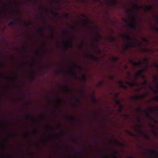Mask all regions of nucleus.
I'll use <instances>...</instances> for the list:
<instances>
[{"instance_id": "obj_63", "label": "nucleus", "mask_w": 158, "mask_h": 158, "mask_svg": "<svg viewBox=\"0 0 158 158\" xmlns=\"http://www.w3.org/2000/svg\"><path fill=\"white\" fill-rule=\"evenodd\" d=\"M86 44H87V42H88V39L87 38H86Z\"/></svg>"}, {"instance_id": "obj_56", "label": "nucleus", "mask_w": 158, "mask_h": 158, "mask_svg": "<svg viewBox=\"0 0 158 158\" xmlns=\"http://www.w3.org/2000/svg\"><path fill=\"white\" fill-rule=\"evenodd\" d=\"M143 40L147 42L148 41L147 40L146 38H143Z\"/></svg>"}, {"instance_id": "obj_26", "label": "nucleus", "mask_w": 158, "mask_h": 158, "mask_svg": "<svg viewBox=\"0 0 158 158\" xmlns=\"http://www.w3.org/2000/svg\"><path fill=\"white\" fill-rule=\"evenodd\" d=\"M115 142L117 144L119 145V146H120L121 147H123L124 145V144L123 143H121L120 142H119L118 141H117V140L115 141Z\"/></svg>"}, {"instance_id": "obj_40", "label": "nucleus", "mask_w": 158, "mask_h": 158, "mask_svg": "<svg viewBox=\"0 0 158 158\" xmlns=\"http://www.w3.org/2000/svg\"><path fill=\"white\" fill-rule=\"evenodd\" d=\"M64 16L65 18L66 19H68L69 18V16L68 14H65Z\"/></svg>"}, {"instance_id": "obj_2", "label": "nucleus", "mask_w": 158, "mask_h": 158, "mask_svg": "<svg viewBox=\"0 0 158 158\" xmlns=\"http://www.w3.org/2000/svg\"><path fill=\"white\" fill-rule=\"evenodd\" d=\"M142 6H140L136 4L135 6H133V8L132 9H128L126 11V13L129 15V17H132V20L134 23H136V20H135V17L133 15L134 14H135L136 17H138V16L136 14H135V9L137 11L141 10L142 9Z\"/></svg>"}, {"instance_id": "obj_42", "label": "nucleus", "mask_w": 158, "mask_h": 158, "mask_svg": "<svg viewBox=\"0 0 158 158\" xmlns=\"http://www.w3.org/2000/svg\"><path fill=\"white\" fill-rule=\"evenodd\" d=\"M137 109V111L139 112H140L142 111V110L140 107H138Z\"/></svg>"}, {"instance_id": "obj_64", "label": "nucleus", "mask_w": 158, "mask_h": 158, "mask_svg": "<svg viewBox=\"0 0 158 158\" xmlns=\"http://www.w3.org/2000/svg\"><path fill=\"white\" fill-rule=\"evenodd\" d=\"M128 158H135L133 156H129L128 157Z\"/></svg>"}, {"instance_id": "obj_50", "label": "nucleus", "mask_w": 158, "mask_h": 158, "mask_svg": "<svg viewBox=\"0 0 158 158\" xmlns=\"http://www.w3.org/2000/svg\"><path fill=\"white\" fill-rule=\"evenodd\" d=\"M40 18H41V19L44 20L45 21L46 18H45V17L44 16H42Z\"/></svg>"}, {"instance_id": "obj_25", "label": "nucleus", "mask_w": 158, "mask_h": 158, "mask_svg": "<svg viewBox=\"0 0 158 158\" xmlns=\"http://www.w3.org/2000/svg\"><path fill=\"white\" fill-rule=\"evenodd\" d=\"M149 87L151 90L154 91L156 94L158 93V90L156 89H154L151 85H150Z\"/></svg>"}, {"instance_id": "obj_24", "label": "nucleus", "mask_w": 158, "mask_h": 158, "mask_svg": "<svg viewBox=\"0 0 158 158\" xmlns=\"http://www.w3.org/2000/svg\"><path fill=\"white\" fill-rule=\"evenodd\" d=\"M127 133L128 135L134 137L135 136V134L130 131H127Z\"/></svg>"}, {"instance_id": "obj_48", "label": "nucleus", "mask_w": 158, "mask_h": 158, "mask_svg": "<svg viewBox=\"0 0 158 158\" xmlns=\"http://www.w3.org/2000/svg\"><path fill=\"white\" fill-rule=\"evenodd\" d=\"M35 62L34 61H32L30 63L31 66H34L35 64Z\"/></svg>"}, {"instance_id": "obj_45", "label": "nucleus", "mask_w": 158, "mask_h": 158, "mask_svg": "<svg viewBox=\"0 0 158 158\" xmlns=\"http://www.w3.org/2000/svg\"><path fill=\"white\" fill-rule=\"evenodd\" d=\"M82 21H83L86 22L87 21L89 23H91V21L90 20L87 19H82Z\"/></svg>"}, {"instance_id": "obj_53", "label": "nucleus", "mask_w": 158, "mask_h": 158, "mask_svg": "<svg viewBox=\"0 0 158 158\" xmlns=\"http://www.w3.org/2000/svg\"><path fill=\"white\" fill-rule=\"evenodd\" d=\"M147 83V81L146 80H145L144 82L143 83V85H145Z\"/></svg>"}, {"instance_id": "obj_8", "label": "nucleus", "mask_w": 158, "mask_h": 158, "mask_svg": "<svg viewBox=\"0 0 158 158\" xmlns=\"http://www.w3.org/2000/svg\"><path fill=\"white\" fill-rule=\"evenodd\" d=\"M148 95V94H146L144 95H139L134 96L133 97V99L135 101H139L141 99L144 98L145 97Z\"/></svg>"}, {"instance_id": "obj_3", "label": "nucleus", "mask_w": 158, "mask_h": 158, "mask_svg": "<svg viewBox=\"0 0 158 158\" xmlns=\"http://www.w3.org/2000/svg\"><path fill=\"white\" fill-rule=\"evenodd\" d=\"M107 3L110 5V7L114 8L118 5L119 2L115 0H106Z\"/></svg>"}, {"instance_id": "obj_17", "label": "nucleus", "mask_w": 158, "mask_h": 158, "mask_svg": "<svg viewBox=\"0 0 158 158\" xmlns=\"http://www.w3.org/2000/svg\"><path fill=\"white\" fill-rule=\"evenodd\" d=\"M68 73L72 75L76 79H77L78 78V77L77 74L73 72L70 70H69L68 71Z\"/></svg>"}, {"instance_id": "obj_47", "label": "nucleus", "mask_w": 158, "mask_h": 158, "mask_svg": "<svg viewBox=\"0 0 158 158\" xmlns=\"http://www.w3.org/2000/svg\"><path fill=\"white\" fill-rule=\"evenodd\" d=\"M115 64L112 65L110 66V69H112L113 68L115 67Z\"/></svg>"}, {"instance_id": "obj_39", "label": "nucleus", "mask_w": 158, "mask_h": 158, "mask_svg": "<svg viewBox=\"0 0 158 158\" xmlns=\"http://www.w3.org/2000/svg\"><path fill=\"white\" fill-rule=\"evenodd\" d=\"M153 66L156 68H158V64H157V63L153 64Z\"/></svg>"}, {"instance_id": "obj_28", "label": "nucleus", "mask_w": 158, "mask_h": 158, "mask_svg": "<svg viewBox=\"0 0 158 158\" xmlns=\"http://www.w3.org/2000/svg\"><path fill=\"white\" fill-rule=\"evenodd\" d=\"M115 102L116 104L120 106L121 104L120 101L119 100H118L117 99H115Z\"/></svg>"}, {"instance_id": "obj_55", "label": "nucleus", "mask_w": 158, "mask_h": 158, "mask_svg": "<svg viewBox=\"0 0 158 158\" xmlns=\"http://www.w3.org/2000/svg\"><path fill=\"white\" fill-rule=\"evenodd\" d=\"M137 120H138V122H139V123H140L141 121V120L139 118H138Z\"/></svg>"}, {"instance_id": "obj_13", "label": "nucleus", "mask_w": 158, "mask_h": 158, "mask_svg": "<svg viewBox=\"0 0 158 158\" xmlns=\"http://www.w3.org/2000/svg\"><path fill=\"white\" fill-rule=\"evenodd\" d=\"M118 84L120 87L124 89H127V86L124 85L123 81H119L118 82Z\"/></svg>"}, {"instance_id": "obj_20", "label": "nucleus", "mask_w": 158, "mask_h": 158, "mask_svg": "<svg viewBox=\"0 0 158 158\" xmlns=\"http://www.w3.org/2000/svg\"><path fill=\"white\" fill-rule=\"evenodd\" d=\"M33 116L31 114H27L25 115H22L21 116V118H25L26 119L28 118H31Z\"/></svg>"}, {"instance_id": "obj_12", "label": "nucleus", "mask_w": 158, "mask_h": 158, "mask_svg": "<svg viewBox=\"0 0 158 158\" xmlns=\"http://www.w3.org/2000/svg\"><path fill=\"white\" fill-rule=\"evenodd\" d=\"M137 80H136L135 78V80H134L132 82H130V81H127L126 84H128L131 87H133L135 85H138V84L136 82V81Z\"/></svg>"}, {"instance_id": "obj_58", "label": "nucleus", "mask_w": 158, "mask_h": 158, "mask_svg": "<svg viewBox=\"0 0 158 158\" xmlns=\"http://www.w3.org/2000/svg\"><path fill=\"white\" fill-rule=\"evenodd\" d=\"M64 132V130H61V132H59L58 133V134L59 135H60L61 134V133H63Z\"/></svg>"}, {"instance_id": "obj_37", "label": "nucleus", "mask_w": 158, "mask_h": 158, "mask_svg": "<svg viewBox=\"0 0 158 158\" xmlns=\"http://www.w3.org/2000/svg\"><path fill=\"white\" fill-rule=\"evenodd\" d=\"M10 6V5L9 3H6L4 4V6L5 7L6 6L7 7H9Z\"/></svg>"}, {"instance_id": "obj_14", "label": "nucleus", "mask_w": 158, "mask_h": 158, "mask_svg": "<svg viewBox=\"0 0 158 158\" xmlns=\"http://www.w3.org/2000/svg\"><path fill=\"white\" fill-rule=\"evenodd\" d=\"M48 26L49 30L52 32L51 37L52 39H53L54 37V34L53 33L54 30L52 28V26L51 25L49 24Z\"/></svg>"}, {"instance_id": "obj_49", "label": "nucleus", "mask_w": 158, "mask_h": 158, "mask_svg": "<svg viewBox=\"0 0 158 158\" xmlns=\"http://www.w3.org/2000/svg\"><path fill=\"white\" fill-rule=\"evenodd\" d=\"M83 46H84L83 44L82 43L79 46V47L81 49L83 47Z\"/></svg>"}, {"instance_id": "obj_23", "label": "nucleus", "mask_w": 158, "mask_h": 158, "mask_svg": "<svg viewBox=\"0 0 158 158\" xmlns=\"http://www.w3.org/2000/svg\"><path fill=\"white\" fill-rule=\"evenodd\" d=\"M123 116L124 118L126 120H127L128 119L129 117V114H123Z\"/></svg>"}, {"instance_id": "obj_34", "label": "nucleus", "mask_w": 158, "mask_h": 158, "mask_svg": "<svg viewBox=\"0 0 158 158\" xmlns=\"http://www.w3.org/2000/svg\"><path fill=\"white\" fill-rule=\"evenodd\" d=\"M114 158H118L117 156V155L118 153V152L117 151H114Z\"/></svg>"}, {"instance_id": "obj_27", "label": "nucleus", "mask_w": 158, "mask_h": 158, "mask_svg": "<svg viewBox=\"0 0 158 158\" xmlns=\"http://www.w3.org/2000/svg\"><path fill=\"white\" fill-rule=\"evenodd\" d=\"M111 95L113 94V95L114 96V97H115V99H117L119 95V94L118 93H114L113 94H112V93H111Z\"/></svg>"}, {"instance_id": "obj_62", "label": "nucleus", "mask_w": 158, "mask_h": 158, "mask_svg": "<svg viewBox=\"0 0 158 158\" xmlns=\"http://www.w3.org/2000/svg\"><path fill=\"white\" fill-rule=\"evenodd\" d=\"M141 89H136V91H140Z\"/></svg>"}, {"instance_id": "obj_21", "label": "nucleus", "mask_w": 158, "mask_h": 158, "mask_svg": "<svg viewBox=\"0 0 158 158\" xmlns=\"http://www.w3.org/2000/svg\"><path fill=\"white\" fill-rule=\"evenodd\" d=\"M63 88L66 92H69L71 91V89L69 87L65 86L63 87Z\"/></svg>"}, {"instance_id": "obj_60", "label": "nucleus", "mask_w": 158, "mask_h": 158, "mask_svg": "<svg viewBox=\"0 0 158 158\" xmlns=\"http://www.w3.org/2000/svg\"><path fill=\"white\" fill-rule=\"evenodd\" d=\"M25 23L26 24V25L27 26L29 25V24L27 23L26 22H25Z\"/></svg>"}, {"instance_id": "obj_54", "label": "nucleus", "mask_w": 158, "mask_h": 158, "mask_svg": "<svg viewBox=\"0 0 158 158\" xmlns=\"http://www.w3.org/2000/svg\"><path fill=\"white\" fill-rule=\"evenodd\" d=\"M90 47H91V48H92V49H94V45L93 44H91Z\"/></svg>"}, {"instance_id": "obj_44", "label": "nucleus", "mask_w": 158, "mask_h": 158, "mask_svg": "<svg viewBox=\"0 0 158 158\" xmlns=\"http://www.w3.org/2000/svg\"><path fill=\"white\" fill-rule=\"evenodd\" d=\"M51 11L52 13V14H56V15H58V14L56 13L54 10L53 9H51Z\"/></svg>"}, {"instance_id": "obj_18", "label": "nucleus", "mask_w": 158, "mask_h": 158, "mask_svg": "<svg viewBox=\"0 0 158 158\" xmlns=\"http://www.w3.org/2000/svg\"><path fill=\"white\" fill-rule=\"evenodd\" d=\"M119 59L120 58L118 56H114L112 58V60L114 64H115L119 60Z\"/></svg>"}, {"instance_id": "obj_57", "label": "nucleus", "mask_w": 158, "mask_h": 158, "mask_svg": "<svg viewBox=\"0 0 158 158\" xmlns=\"http://www.w3.org/2000/svg\"><path fill=\"white\" fill-rule=\"evenodd\" d=\"M141 126L140 125H138V128L139 129H141Z\"/></svg>"}, {"instance_id": "obj_38", "label": "nucleus", "mask_w": 158, "mask_h": 158, "mask_svg": "<svg viewBox=\"0 0 158 158\" xmlns=\"http://www.w3.org/2000/svg\"><path fill=\"white\" fill-rule=\"evenodd\" d=\"M153 81L154 82H156L158 80L157 77L155 76L153 77Z\"/></svg>"}, {"instance_id": "obj_51", "label": "nucleus", "mask_w": 158, "mask_h": 158, "mask_svg": "<svg viewBox=\"0 0 158 158\" xmlns=\"http://www.w3.org/2000/svg\"><path fill=\"white\" fill-rule=\"evenodd\" d=\"M155 19L156 21L157 22V23H158V17H156L155 18Z\"/></svg>"}, {"instance_id": "obj_43", "label": "nucleus", "mask_w": 158, "mask_h": 158, "mask_svg": "<svg viewBox=\"0 0 158 158\" xmlns=\"http://www.w3.org/2000/svg\"><path fill=\"white\" fill-rule=\"evenodd\" d=\"M148 65H147L145 67H144L143 70V71H148Z\"/></svg>"}, {"instance_id": "obj_29", "label": "nucleus", "mask_w": 158, "mask_h": 158, "mask_svg": "<svg viewBox=\"0 0 158 158\" xmlns=\"http://www.w3.org/2000/svg\"><path fill=\"white\" fill-rule=\"evenodd\" d=\"M69 117L71 118V120H73L74 121L77 122V123H78V122L76 119V118L72 116H69Z\"/></svg>"}, {"instance_id": "obj_31", "label": "nucleus", "mask_w": 158, "mask_h": 158, "mask_svg": "<svg viewBox=\"0 0 158 158\" xmlns=\"http://www.w3.org/2000/svg\"><path fill=\"white\" fill-rule=\"evenodd\" d=\"M81 79L84 81H87V79L85 75H83L81 77Z\"/></svg>"}, {"instance_id": "obj_7", "label": "nucleus", "mask_w": 158, "mask_h": 158, "mask_svg": "<svg viewBox=\"0 0 158 158\" xmlns=\"http://www.w3.org/2000/svg\"><path fill=\"white\" fill-rule=\"evenodd\" d=\"M131 63L134 66L136 67H143L142 64H143V62L142 61H139V62H135L133 60H130Z\"/></svg>"}, {"instance_id": "obj_16", "label": "nucleus", "mask_w": 158, "mask_h": 158, "mask_svg": "<svg viewBox=\"0 0 158 158\" xmlns=\"http://www.w3.org/2000/svg\"><path fill=\"white\" fill-rule=\"evenodd\" d=\"M145 9L144 10L145 11H150L153 9L152 7L151 6H148L147 5H145Z\"/></svg>"}, {"instance_id": "obj_6", "label": "nucleus", "mask_w": 158, "mask_h": 158, "mask_svg": "<svg viewBox=\"0 0 158 158\" xmlns=\"http://www.w3.org/2000/svg\"><path fill=\"white\" fill-rule=\"evenodd\" d=\"M141 77L143 79L145 78V77L143 74V70H139L135 74V77L136 80H137L138 77Z\"/></svg>"}, {"instance_id": "obj_46", "label": "nucleus", "mask_w": 158, "mask_h": 158, "mask_svg": "<svg viewBox=\"0 0 158 158\" xmlns=\"http://www.w3.org/2000/svg\"><path fill=\"white\" fill-rule=\"evenodd\" d=\"M54 2L56 3H58L60 2V1L59 0H54Z\"/></svg>"}, {"instance_id": "obj_52", "label": "nucleus", "mask_w": 158, "mask_h": 158, "mask_svg": "<svg viewBox=\"0 0 158 158\" xmlns=\"http://www.w3.org/2000/svg\"><path fill=\"white\" fill-rule=\"evenodd\" d=\"M76 99L78 101L79 103L81 102V101L79 99V98L78 97H77L76 98Z\"/></svg>"}, {"instance_id": "obj_33", "label": "nucleus", "mask_w": 158, "mask_h": 158, "mask_svg": "<svg viewBox=\"0 0 158 158\" xmlns=\"http://www.w3.org/2000/svg\"><path fill=\"white\" fill-rule=\"evenodd\" d=\"M142 134L144 136L145 139H149V137L148 135L145 134L144 133H142Z\"/></svg>"}, {"instance_id": "obj_61", "label": "nucleus", "mask_w": 158, "mask_h": 158, "mask_svg": "<svg viewBox=\"0 0 158 158\" xmlns=\"http://www.w3.org/2000/svg\"><path fill=\"white\" fill-rule=\"evenodd\" d=\"M58 127L60 128H61V125L60 124H59L58 125Z\"/></svg>"}, {"instance_id": "obj_30", "label": "nucleus", "mask_w": 158, "mask_h": 158, "mask_svg": "<svg viewBox=\"0 0 158 158\" xmlns=\"http://www.w3.org/2000/svg\"><path fill=\"white\" fill-rule=\"evenodd\" d=\"M38 31H40L42 32V35H44V34L43 33V31H44V29L42 27H40L38 29Z\"/></svg>"}, {"instance_id": "obj_15", "label": "nucleus", "mask_w": 158, "mask_h": 158, "mask_svg": "<svg viewBox=\"0 0 158 158\" xmlns=\"http://www.w3.org/2000/svg\"><path fill=\"white\" fill-rule=\"evenodd\" d=\"M102 39V37L98 34V36L95 37V40L97 42H100Z\"/></svg>"}, {"instance_id": "obj_11", "label": "nucleus", "mask_w": 158, "mask_h": 158, "mask_svg": "<svg viewBox=\"0 0 158 158\" xmlns=\"http://www.w3.org/2000/svg\"><path fill=\"white\" fill-rule=\"evenodd\" d=\"M150 157L151 158H153V154H154L156 158H158V152L154 150H152L150 152Z\"/></svg>"}, {"instance_id": "obj_59", "label": "nucleus", "mask_w": 158, "mask_h": 158, "mask_svg": "<svg viewBox=\"0 0 158 158\" xmlns=\"http://www.w3.org/2000/svg\"><path fill=\"white\" fill-rule=\"evenodd\" d=\"M93 28H94V29H98V27L97 26H95L93 27Z\"/></svg>"}, {"instance_id": "obj_9", "label": "nucleus", "mask_w": 158, "mask_h": 158, "mask_svg": "<svg viewBox=\"0 0 158 158\" xmlns=\"http://www.w3.org/2000/svg\"><path fill=\"white\" fill-rule=\"evenodd\" d=\"M127 25L129 28L133 30H136L137 28V26L135 23H132L131 21L129 23H127Z\"/></svg>"}, {"instance_id": "obj_1", "label": "nucleus", "mask_w": 158, "mask_h": 158, "mask_svg": "<svg viewBox=\"0 0 158 158\" xmlns=\"http://www.w3.org/2000/svg\"><path fill=\"white\" fill-rule=\"evenodd\" d=\"M123 39L124 40L128 42L127 45L124 48V49L125 51H127L129 48L135 47L136 43H138V41L137 42H133L132 41L133 39L130 35L127 34L123 35Z\"/></svg>"}, {"instance_id": "obj_32", "label": "nucleus", "mask_w": 158, "mask_h": 158, "mask_svg": "<svg viewBox=\"0 0 158 158\" xmlns=\"http://www.w3.org/2000/svg\"><path fill=\"white\" fill-rule=\"evenodd\" d=\"M56 101L61 102H62V100L60 98L59 96L58 95H57V97L56 99Z\"/></svg>"}, {"instance_id": "obj_35", "label": "nucleus", "mask_w": 158, "mask_h": 158, "mask_svg": "<svg viewBox=\"0 0 158 158\" xmlns=\"http://www.w3.org/2000/svg\"><path fill=\"white\" fill-rule=\"evenodd\" d=\"M109 78L110 80H113V79H115L116 78V77H115V76L114 75H112L110 76L109 77Z\"/></svg>"}, {"instance_id": "obj_5", "label": "nucleus", "mask_w": 158, "mask_h": 158, "mask_svg": "<svg viewBox=\"0 0 158 158\" xmlns=\"http://www.w3.org/2000/svg\"><path fill=\"white\" fill-rule=\"evenodd\" d=\"M73 38H71L70 39H68L67 41V44H66L65 47L66 50H67L68 48H70L72 49L73 48Z\"/></svg>"}, {"instance_id": "obj_4", "label": "nucleus", "mask_w": 158, "mask_h": 158, "mask_svg": "<svg viewBox=\"0 0 158 158\" xmlns=\"http://www.w3.org/2000/svg\"><path fill=\"white\" fill-rule=\"evenodd\" d=\"M144 111L146 113L148 117L150 120L154 121L156 123V121L154 118L150 116V114H152L153 113V110L152 108H150L149 109V110H145Z\"/></svg>"}, {"instance_id": "obj_36", "label": "nucleus", "mask_w": 158, "mask_h": 158, "mask_svg": "<svg viewBox=\"0 0 158 158\" xmlns=\"http://www.w3.org/2000/svg\"><path fill=\"white\" fill-rule=\"evenodd\" d=\"M153 100L156 102H158V95H157L154 98Z\"/></svg>"}, {"instance_id": "obj_22", "label": "nucleus", "mask_w": 158, "mask_h": 158, "mask_svg": "<svg viewBox=\"0 0 158 158\" xmlns=\"http://www.w3.org/2000/svg\"><path fill=\"white\" fill-rule=\"evenodd\" d=\"M123 109V106L122 105H120V106H119V107L118 109L117 110L118 112L121 113L122 111V110Z\"/></svg>"}, {"instance_id": "obj_10", "label": "nucleus", "mask_w": 158, "mask_h": 158, "mask_svg": "<svg viewBox=\"0 0 158 158\" xmlns=\"http://www.w3.org/2000/svg\"><path fill=\"white\" fill-rule=\"evenodd\" d=\"M10 20H12L11 22L8 24V26L11 27L13 26L14 24H17L18 23V21L13 17L10 18H9Z\"/></svg>"}, {"instance_id": "obj_19", "label": "nucleus", "mask_w": 158, "mask_h": 158, "mask_svg": "<svg viewBox=\"0 0 158 158\" xmlns=\"http://www.w3.org/2000/svg\"><path fill=\"white\" fill-rule=\"evenodd\" d=\"M108 40L110 42L113 43L115 42L116 38L114 37H109L108 38Z\"/></svg>"}, {"instance_id": "obj_41", "label": "nucleus", "mask_w": 158, "mask_h": 158, "mask_svg": "<svg viewBox=\"0 0 158 158\" xmlns=\"http://www.w3.org/2000/svg\"><path fill=\"white\" fill-rule=\"evenodd\" d=\"M46 128L48 130H52L53 129V128L52 127L49 126H47Z\"/></svg>"}]
</instances>
